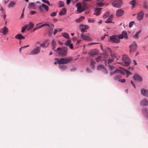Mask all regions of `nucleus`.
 I'll list each match as a JSON object with an SVG mask.
<instances>
[{"mask_svg": "<svg viewBox=\"0 0 148 148\" xmlns=\"http://www.w3.org/2000/svg\"><path fill=\"white\" fill-rule=\"evenodd\" d=\"M137 47V44L135 42H133L129 46L130 52V53L136 51Z\"/></svg>", "mask_w": 148, "mask_h": 148, "instance_id": "4", "label": "nucleus"}, {"mask_svg": "<svg viewBox=\"0 0 148 148\" xmlns=\"http://www.w3.org/2000/svg\"><path fill=\"white\" fill-rule=\"evenodd\" d=\"M56 60L57 62V63L58 64H64L69 62L70 61L72 60V58L70 57L69 58H67L66 59L61 58L60 60L58 59H56Z\"/></svg>", "mask_w": 148, "mask_h": 148, "instance_id": "2", "label": "nucleus"}, {"mask_svg": "<svg viewBox=\"0 0 148 148\" xmlns=\"http://www.w3.org/2000/svg\"><path fill=\"white\" fill-rule=\"evenodd\" d=\"M15 38L18 40H21L25 38V37L23 36L21 34H18L15 36Z\"/></svg>", "mask_w": 148, "mask_h": 148, "instance_id": "19", "label": "nucleus"}, {"mask_svg": "<svg viewBox=\"0 0 148 148\" xmlns=\"http://www.w3.org/2000/svg\"><path fill=\"white\" fill-rule=\"evenodd\" d=\"M107 36V35H105L104 36H102L101 37V40H103L105 38V37L106 36Z\"/></svg>", "mask_w": 148, "mask_h": 148, "instance_id": "64", "label": "nucleus"}, {"mask_svg": "<svg viewBox=\"0 0 148 148\" xmlns=\"http://www.w3.org/2000/svg\"><path fill=\"white\" fill-rule=\"evenodd\" d=\"M62 36L64 38H68L69 37V35L68 34L66 33H62Z\"/></svg>", "mask_w": 148, "mask_h": 148, "instance_id": "33", "label": "nucleus"}, {"mask_svg": "<svg viewBox=\"0 0 148 148\" xmlns=\"http://www.w3.org/2000/svg\"><path fill=\"white\" fill-rule=\"evenodd\" d=\"M28 26V25H24V26L22 27L21 30V32L22 33H23L25 32V29L27 28Z\"/></svg>", "mask_w": 148, "mask_h": 148, "instance_id": "32", "label": "nucleus"}, {"mask_svg": "<svg viewBox=\"0 0 148 148\" xmlns=\"http://www.w3.org/2000/svg\"><path fill=\"white\" fill-rule=\"evenodd\" d=\"M119 81L121 83H125V80L124 79H119Z\"/></svg>", "mask_w": 148, "mask_h": 148, "instance_id": "54", "label": "nucleus"}, {"mask_svg": "<svg viewBox=\"0 0 148 148\" xmlns=\"http://www.w3.org/2000/svg\"><path fill=\"white\" fill-rule=\"evenodd\" d=\"M41 26H42V27L44 26H48L49 27H50V25L49 24L47 23H45L44 24H42L41 25Z\"/></svg>", "mask_w": 148, "mask_h": 148, "instance_id": "58", "label": "nucleus"}, {"mask_svg": "<svg viewBox=\"0 0 148 148\" xmlns=\"http://www.w3.org/2000/svg\"><path fill=\"white\" fill-rule=\"evenodd\" d=\"M51 27L50 28V30L52 32L53 29V27H54V25L53 24H51Z\"/></svg>", "mask_w": 148, "mask_h": 148, "instance_id": "62", "label": "nucleus"}, {"mask_svg": "<svg viewBox=\"0 0 148 148\" xmlns=\"http://www.w3.org/2000/svg\"><path fill=\"white\" fill-rule=\"evenodd\" d=\"M76 6L77 8L76 12L77 13H80L85 10V8L82 6L81 3L79 2L76 3Z\"/></svg>", "mask_w": 148, "mask_h": 148, "instance_id": "3", "label": "nucleus"}, {"mask_svg": "<svg viewBox=\"0 0 148 148\" xmlns=\"http://www.w3.org/2000/svg\"><path fill=\"white\" fill-rule=\"evenodd\" d=\"M47 40L45 41H44L42 43L40 44V46L42 47H45V44L46 43V42L47 41Z\"/></svg>", "mask_w": 148, "mask_h": 148, "instance_id": "45", "label": "nucleus"}, {"mask_svg": "<svg viewBox=\"0 0 148 148\" xmlns=\"http://www.w3.org/2000/svg\"><path fill=\"white\" fill-rule=\"evenodd\" d=\"M122 60L124 64H122L125 66H129L131 62L130 59L129 57L127 55H124L122 57Z\"/></svg>", "mask_w": 148, "mask_h": 148, "instance_id": "1", "label": "nucleus"}, {"mask_svg": "<svg viewBox=\"0 0 148 148\" xmlns=\"http://www.w3.org/2000/svg\"><path fill=\"white\" fill-rule=\"evenodd\" d=\"M42 6L44 8L46 11H48L49 7L47 5L43 4H42Z\"/></svg>", "mask_w": 148, "mask_h": 148, "instance_id": "35", "label": "nucleus"}, {"mask_svg": "<svg viewBox=\"0 0 148 148\" xmlns=\"http://www.w3.org/2000/svg\"><path fill=\"white\" fill-rule=\"evenodd\" d=\"M81 35L82 38L84 40H88L89 39V37L88 36L85 35L84 34H82Z\"/></svg>", "mask_w": 148, "mask_h": 148, "instance_id": "29", "label": "nucleus"}, {"mask_svg": "<svg viewBox=\"0 0 148 148\" xmlns=\"http://www.w3.org/2000/svg\"><path fill=\"white\" fill-rule=\"evenodd\" d=\"M110 15V13L109 12H108L106 13L103 16V18H107Z\"/></svg>", "mask_w": 148, "mask_h": 148, "instance_id": "42", "label": "nucleus"}, {"mask_svg": "<svg viewBox=\"0 0 148 148\" xmlns=\"http://www.w3.org/2000/svg\"><path fill=\"white\" fill-rule=\"evenodd\" d=\"M36 4L33 2L30 3H28V8L29 9H35L36 8Z\"/></svg>", "mask_w": 148, "mask_h": 148, "instance_id": "13", "label": "nucleus"}, {"mask_svg": "<svg viewBox=\"0 0 148 148\" xmlns=\"http://www.w3.org/2000/svg\"><path fill=\"white\" fill-rule=\"evenodd\" d=\"M133 79L136 81L139 82H142L143 81L142 78L138 74H135L133 77Z\"/></svg>", "mask_w": 148, "mask_h": 148, "instance_id": "10", "label": "nucleus"}, {"mask_svg": "<svg viewBox=\"0 0 148 148\" xmlns=\"http://www.w3.org/2000/svg\"><path fill=\"white\" fill-rule=\"evenodd\" d=\"M86 71L88 73H90L91 72L90 69H89L88 68H86Z\"/></svg>", "mask_w": 148, "mask_h": 148, "instance_id": "61", "label": "nucleus"}, {"mask_svg": "<svg viewBox=\"0 0 148 148\" xmlns=\"http://www.w3.org/2000/svg\"><path fill=\"white\" fill-rule=\"evenodd\" d=\"M144 16V12L143 11L139 12L137 14L136 18L138 21L141 20L143 18Z\"/></svg>", "mask_w": 148, "mask_h": 148, "instance_id": "9", "label": "nucleus"}, {"mask_svg": "<svg viewBox=\"0 0 148 148\" xmlns=\"http://www.w3.org/2000/svg\"><path fill=\"white\" fill-rule=\"evenodd\" d=\"M58 4L59 5V7L60 8L63 7L64 6V3L61 1H60L58 2Z\"/></svg>", "mask_w": 148, "mask_h": 148, "instance_id": "37", "label": "nucleus"}, {"mask_svg": "<svg viewBox=\"0 0 148 148\" xmlns=\"http://www.w3.org/2000/svg\"><path fill=\"white\" fill-rule=\"evenodd\" d=\"M59 67L60 69L63 70L66 69L67 68V66L66 65L63 64L60 65Z\"/></svg>", "mask_w": 148, "mask_h": 148, "instance_id": "31", "label": "nucleus"}, {"mask_svg": "<svg viewBox=\"0 0 148 148\" xmlns=\"http://www.w3.org/2000/svg\"><path fill=\"white\" fill-rule=\"evenodd\" d=\"M123 69L125 71L127 77L132 74L128 70L124 69Z\"/></svg>", "mask_w": 148, "mask_h": 148, "instance_id": "34", "label": "nucleus"}, {"mask_svg": "<svg viewBox=\"0 0 148 148\" xmlns=\"http://www.w3.org/2000/svg\"><path fill=\"white\" fill-rule=\"evenodd\" d=\"M113 18V15L112 14L110 15L107 18V20L105 21V22L107 23H114V22H112L111 21V20Z\"/></svg>", "mask_w": 148, "mask_h": 148, "instance_id": "18", "label": "nucleus"}, {"mask_svg": "<svg viewBox=\"0 0 148 148\" xmlns=\"http://www.w3.org/2000/svg\"><path fill=\"white\" fill-rule=\"evenodd\" d=\"M121 78V76L120 75H116L114 77V79L115 80H118L119 81V79H120Z\"/></svg>", "mask_w": 148, "mask_h": 148, "instance_id": "43", "label": "nucleus"}, {"mask_svg": "<svg viewBox=\"0 0 148 148\" xmlns=\"http://www.w3.org/2000/svg\"><path fill=\"white\" fill-rule=\"evenodd\" d=\"M102 9L101 8H97L95 9L94 14L97 16L98 15L100 14V11Z\"/></svg>", "mask_w": 148, "mask_h": 148, "instance_id": "21", "label": "nucleus"}, {"mask_svg": "<svg viewBox=\"0 0 148 148\" xmlns=\"http://www.w3.org/2000/svg\"><path fill=\"white\" fill-rule=\"evenodd\" d=\"M36 12L34 11H30L29 12V14H35L36 13Z\"/></svg>", "mask_w": 148, "mask_h": 148, "instance_id": "60", "label": "nucleus"}, {"mask_svg": "<svg viewBox=\"0 0 148 148\" xmlns=\"http://www.w3.org/2000/svg\"><path fill=\"white\" fill-rule=\"evenodd\" d=\"M68 46L71 49H72L73 48V44L72 43H71Z\"/></svg>", "mask_w": 148, "mask_h": 148, "instance_id": "63", "label": "nucleus"}, {"mask_svg": "<svg viewBox=\"0 0 148 148\" xmlns=\"http://www.w3.org/2000/svg\"><path fill=\"white\" fill-rule=\"evenodd\" d=\"M86 1H82V3L83 4V7H84V8L85 7H86L87 5V4L85 2Z\"/></svg>", "mask_w": 148, "mask_h": 148, "instance_id": "57", "label": "nucleus"}, {"mask_svg": "<svg viewBox=\"0 0 148 148\" xmlns=\"http://www.w3.org/2000/svg\"><path fill=\"white\" fill-rule=\"evenodd\" d=\"M66 12V10L65 8H63L61 11L60 12L59 15H62L65 14Z\"/></svg>", "mask_w": 148, "mask_h": 148, "instance_id": "26", "label": "nucleus"}, {"mask_svg": "<svg viewBox=\"0 0 148 148\" xmlns=\"http://www.w3.org/2000/svg\"><path fill=\"white\" fill-rule=\"evenodd\" d=\"M43 8L42 6V5H40L39 6V10L40 11L42 12L43 11Z\"/></svg>", "mask_w": 148, "mask_h": 148, "instance_id": "55", "label": "nucleus"}, {"mask_svg": "<svg viewBox=\"0 0 148 148\" xmlns=\"http://www.w3.org/2000/svg\"><path fill=\"white\" fill-rule=\"evenodd\" d=\"M140 104L141 106H147L148 105V101L145 99H144L140 102Z\"/></svg>", "mask_w": 148, "mask_h": 148, "instance_id": "17", "label": "nucleus"}, {"mask_svg": "<svg viewBox=\"0 0 148 148\" xmlns=\"http://www.w3.org/2000/svg\"><path fill=\"white\" fill-rule=\"evenodd\" d=\"M110 41L114 43H118L119 41V39H118L117 35H112L110 36Z\"/></svg>", "mask_w": 148, "mask_h": 148, "instance_id": "6", "label": "nucleus"}, {"mask_svg": "<svg viewBox=\"0 0 148 148\" xmlns=\"http://www.w3.org/2000/svg\"><path fill=\"white\" fill-rule=\"evenodd\" d=\"M16 5V3L13 1H10L9 3L8 7L9 8H12L14 7Z\"/></svg>", "mask_w": 148, "mask_h": 148, "instance_id": "16", "label": "nucleus"}, {"mask_svg": "<svg viewBox=\"0 0 148 148\" xmlns=\"http://www.w3.org/2000/svg\"><path fill=\"white\" fill-rule=\"evenodd\" d=\"M121 34L123 35V38H125L126 39H127L128 38L127 33L125 31H123L121 32Z\"/></svg>", "mask_w": 148, "mask_h": 148, "instance_id": "23", "label": "nucleus"}, {"mask_svg": "<svg viewBox=\"0 0 148 148\" xmlns=\"http://www.w3.org/2000/svg\"><path fill=\"white\" fill-rule=\"evenodd\" d=\"M67 51V49L66 47H64L61 49L60 50L59 52V55L64 56H65L66 54Z\"/></svg>", "mask_w": 148, "mask_h": 148, "instance_id": "7", "label": "nucleus"}, {"mask_svg": "<svg viewBox=\"0 0 148 148\" xmlns=\"http://www.w3.org/2000/svg\"><path fill=\"white\" fill-rule=\"evenodd\" d=\"M34 25L33 23L31 22H30L29 23V25H28L29 27L27 28V30L28 31L32 29L34 27Z\"/></svg>", "mask_w": 148, "mask_h": 148, "instance_id": "22", "label": "nucleus"}, {"mask_svg": "<svg viewBox=\"0 0 148 148\" xmlns=\"http://www.w3.org/2000/svg\"><path fill=\"white\" fill-rule=\"evenodd\" d=\"M97 52L96 50H94L90 51L88 53V55L91 57H94L97 55Z\"/></svg>", "mask_w": 148, "mask_h": 148, "instance_id": "15", "label": "nucleus"}, {"mask_svg": "<svg viewBox=\"0 0 148 148\" xmlns=\"http://www.w3.org/2000/svg\"><path fill=\"white\" fill-rule=\"evenodd\" d=\"M97 4L99 7H102L104 5V4L102 2L97 3Z\"/></svg>", "mask_w": 148, "mask_h": 148, "instance_id": "47", "label": "nucleus"}, {"mask_svg": "<svg viewBox=\"0 0 148 148\" xmlns=\"http://www.w3.org/2000/svg\"><path fill=\"white\" fill-rule=\"evenodd\" d=\"M101 58L102 57L101 56H99L96 59V60L98 62L101 60Z\"/></svg>", "mask_w": 148, "mask_h": 148, "instance_id": "49", "label": "nucleus"}, {"mask_svg": "<svg viewBox=\"0 0 148 148\" xmlns=\"http://www.w3.org/2000/svg\"><path fill=\"white\" fill-rule=\"evenodd\" d=\"M71 41L70 40H67L64 43L65 45L66 46H68L71 43Z\"/></svg>", "mask_w": 148, "mask_h": 148, "instance_id": "39", "label": "nucleus"}, {"mask_svg": "<svg viewBox=\"0 0 148 148\" xmlns=\"http://www.w3.org/2000/svg\"><path fill=\"white\" fill-rule=\"evenodd\" d=\"M143 7L145 9H147L148 8V3L147 1H145L143 2Z\"/></svg>", "mask_w": 148, "mask_h": 148, "instance_id": "28", "label": "nucleus"}, {"mask_svg": "<svg viewBox=\"0 0 148 148\" xmlns=\"http://www.w3.org/2000/svg\"><path fill=\"white\" fill-rule=\"evenodd\" d=\"M110 56L112 58L114 59L115 58H116V55L114 54H110Z\"/></svg>", "mask_w": 148, "mask_h": 148, "instance_id": "52", "label": "nucleus"}, {"mask_svg": "<svg viewBox=\"0 0 148 148\" xmlns=\"http://www.w3.org/2000/svg\"><path fill=\"white\" fill-rule=\"evenodd\" d=\"M117 37H118V39H122L123 38V36L122 34H120L118 36H117Z\"/></svg>", "mask_w": 148, "mask_h": 148, "instance_id": "53", "label": "nucleus"}, {"mask_svg": "<svg viewBox=\"0 0 148 148\" xmlns=\"http://www.w3.org/2000/svg\"><path fill=\"white\" fill-rule=\"evenodd\" d=\"M42 1L44 3H47L48 5H50V3L49 1L47 0H42Z\"/></svg>", "mask_w": 148, "mask_h": 148, "instance_id": "48", "label": "nucleus"}, {"mask_svg": "<svg viewBox=\"0 0 148 148\" xmlns=\"http://www.w3.org/2000/svg\"><path fill=\"white\" fill-rule=\"evenodd\" d=\"M102 71L103 72V73L105 74H107L108 73V71L107 69L105 67L103 68V69Z\"/></svg>", "mask_w": 148, "mask_h": 148, "instance_id": "41", "label": "nucleus"}, {"mask_svg": "<svg viewBox=\"0 0 148 148\" xmlns=\"http://www.w3.org/2000/svg\"><path fill=\"white\" fill-rule=\"evenodd\" d=\"M79 27L81 28H83L85 29H88L89 28L88 26L86 25H84L82 24L79 25Z\"/></svg>", "mask_w": 148, "mask_h": 148, "instance_id": "24", "label": "nucleus"}, {"mask_svg": "<svg viewBox=\"0 0 148 148\" xmlns=\"http://www.w3.org/2000/svg\"><path fill=\"white\" fill-rule=\"evenodd\" d=\"M8 29L5 26L3 27L0 29V32L2 33L3 35H5L8 32Z\"/></svg>", "mask_w": 148, "mask_h": 148, "instance_id": "12", "label": "nucleus"}, {"mask_svg": "<svg viewBox=\"0 0 148 148\" xmlns=\"http://www.w3.org/2000/svg\"><path fill=\"white\" fill-rule=\"evenodd\" d=\"M134 21H132L130 22L129 23V27L130 28H131L132 26L133 25L134 23Z\"/></svg>", "mask_w": 148, "mask_h": 148, "instance_id": "44", "label": "nucleus"}, {"mask_svg": "<svg viewBox=\"0 0 148 148\" xmlns=\"http://www.w3.org/2000/svg\"><path fill=\"white\" fill-rule=\"evenodd\" d=\"M56 45V42L54 41L53 39L51 42V45L52 46V50H53L55 48V46Z\"/></svg>", "mask_w": 148, "mask_h": 148, "instance_id": "30", "label": "nucleus"}, {"mask_svg": "<svg viewBox=\"0 0 148 148\" xmlns=\"http://www.w3.org/2000/svg\"><path fill=\"white\" fill-rule=\"evenodd\" d=\"M42 27V26H41V25H40V26H38L37 27H35L33 29V31H35L36 30H37V29H38L41 27Z\"/></svg>", "mask_w": 148, "mask_h": 148, "instance_id": "50", "label": "nucleus"}, {"mask_svg": "<svg viewBox=\"0 0 148 148\" xmlns=\"http://www.w3.org/2000/svg\"><path fill=\"white\" fill-rule=\"evenodd\" d=\"M57 12H53L50 14V16L53 17L56 16L57 14Z\"/></svg>", "mask_w": 148, "mask_h": 148, "instance_id": "46", "label": "nucleus"}, {"mask_svg": "<svg viewBox=\"0 0 148 148\" xmlns=\"http://www.w3.org/2000/svg\"><path fill=\"white\" fill-rule=\"evenodd\" d=\"M122 4V2L120 0H117L113 1L112 3V6L115 8H119Z\"/></svg>", "mask_w": 148, "mask_h": 148, "instance_id": "5", "label": "nucleus"}, {"mask_svg": "<svg viewBox=\"0 0 148 148\" xmlns=\"http://www.w3.org/2000/svg\"><path fill=\"white\" fill-rule=\"evenodd\" d=\"M124 12L123 10L121 9H119L116 11V14L117 17H120L123 15Z\"/></svg>", "mask_w": 148, "mask_h": 148, "instance_id": "11", "label": "nucleus"}, {"mask_svg": "<svg viewBox=\"0 0 148 148\" xmlns=\"http://www.w3.org/2000/svg\"><path fill=\"white\" fill-rule=\"evenodd\" d=\"M104 67L103 65H99L97 66V68L98 70L102 71Z\"/></svg>", "mask_w": 148, "mask_h": 148, "instance_id": "36", "label": "nucleus"}, {"mask_svg": "<svg viewBox=\"0 0 148 148\" xmlns=\"http://www.w3.org/2000/svg\"><path fill=\"white\" fill-rule=\"evenodd\" d=\"M96 62L95 61L92 60L91 61L90 63V66L91 67V68L92 69H94L95 68V64Z\"/></svg>", "mask_w": 148, "mask_h": 148, "instance_id": "27", "label": "nucleus"}, {"mask_svg": "<svg viewBox=\"0 0 148 148\" xmlns=\"http://www.w3.org/2000/svg\"><path fill=\"white\" fill-rule=\"evenodd\" d=\"M40 51V48L39 47L33 49L30 53V55H35L38 54Z\"/></svg>", "mask_w": 148, "mask_h": 148, "instance_id": "8", "label": "nucleus"}, {"mask_svg": "<svg viewBox=\"0 0 148 148\" xmlns=\"http://www.w3.org/2000/svg\"><path fill=\"white\" fill-rule=\"evenodd\" d=\"M114 59H109L108 60V63L110 64L113 61Z\"/></svg>", "mask_w": 148, "mask_h": 148, "instance_id": "51", "label": "nucleus"}, {"mask_svg": "<svg viewBox=\"0 0 148 148\" xmlns=\"http://www.w3.org/2000/svg\"><path fill=\"white\" fill-rule=\"evenodd\" d=\"M108 66L109 69L111 71L113 70L115 68L114 66L113 65H111L110 64L108 65Z\"/></svg>", "mask_w": 148, "mask_h": 148, "instance_id": "38", "label": "nucleus"}, {"mask_svg": "<svg viewBox=\"0 0 148 148\" xmlns=\"http://www.w3.org/2000/svg\"><path fill=\"white\" fill-rule=\"evenodd\" d=\"M95 22L94 19H89L88 20V22L90 23H93Z\"/></svg>", "mask_w": 148, "mask_h": 148, "instance_id": "56", "label": "nucleus"}, {"mask_svg": "<svg viewBox=\"0 0 148 148\" xmlns=\"http://www.w3.org/2000/svg\"><path fill=\"white\" fill-rule=\"evenodd\" d=\"M84 18V16H81L78 19H76L75 21L77 23H79L82 22Z\"/></svg>", "mask_w": 148, "mask_h": 148, "instance_id": "25", "label": "nucleus"}, {"mask_svg": "<svg viewBox=\"0 0 148 148\" xmlns=\"http://www.w3.org/2000/svg\"><path fill=\"white\" fill-rule=\"evenodd\" d=\"M115 73H115L114 71H111L110 72V76H112Z\"/></svg>", "mask_w": 148, "mask_h": 148, "instance_id": "59", "label": "nucleus"}, {"mask_svg": "<svg viewBox=\"0 0 148 148\" xmlns=\"http://www.w3.org/2000/svg\"><path fill=\"white\" fill-rule=\"evenodd\" d=\"M136 0H132L130 2V4L132 5L133 6H134L136 4Z\"/></svg>", "mask_w": 148, "mask_h": 148, "instance_id": "40", "label": "nucleus"}, {"mask_svg": "<svg viewBox=\"0 0 148 148\" xmlns=\"http://www.w3.org/2000/svg\"><path fill=\"white\" fill-rule=\"evenodd\" d=\"M141 30H140L136 32L135 34L133 36V37L135 39H138L139 38V35L141 33Z\"/></svg>", "mask_w": 148, "mask_h": 148, "instance_id": "20", "label": "nucleus"}, {"mask_svg": "<svg viewBox=\"0 0 148 148\" xmlns=\"http://www.w3.org/2000/svg\"><path fill=\"white\" fill-rule=\"evenodd\" d=\"M141 93L144 96H148V90L144 88H142L141 90Z\"/></svg>", "mask_w": 148, "mask_h": 148, "instance_id": "14", "label": "nucleus"}]
</instances>
